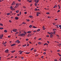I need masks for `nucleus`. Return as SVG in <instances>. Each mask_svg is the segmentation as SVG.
Masks as SVG:
<instances>
[{
  "label": "nucleus",
  "instance_id": "nucleus-1",
  "mask_svg": "<svg viewBox=\"0 0 61 61\" xmlns=\"http://www.w3.org/2000/svg\"><path fill=\"white\" fill-rule=\"evenodd\" d=\"M15 3L14 2V1H13V3L11 4V5H15Z\"/></svg>",
  "mask_w": 61,
  "mask_h": 61
},
{
  "label": "nucleus",
  "instance_id": "nucleus-2",
  "mask_svg": "<svg viewBox=\"0 0 61 61\" xmlns=\"http://www.w3.org/2000/svg\"><path fill=\"white\" fill-rule=\"evenodd\" d=\"M20 41H19L18 40H17V41H15V43H16L17 42H18V43H20Z\"/></svg>",
  "mask_w": 61,
  "mask_h": 61
},
{
  "label": "nucleus",
  "instance_id": "nucleus-3",
  "mask_svg": "<svg viewBox=\"0 0 61 61\" xmlns=\"http://www.w3.org/2000/svg\"><path fill=\"white\" fill-rule=\"evenodd\" d=\"M35 2L36 3H37L39 2V0H35Z\"/></svg>",
  "mask_w": 61,
  "mask_h": 61
},
{
  "label": "nucleus",
  "instance_id": "nucleus-4",
  "mask_svg": "<svg viewBox=\"0 0 61 61\" xmlns=\"http://www.w3.org/2000/svg\"><path fill=\"white\" fill-rule=\"evenodd\" d=\"M15 45H16L15 44H12V45H11V46H14Z\"/></svg>",
  "mask_w": 61,
  "mask_h": 61
},
{
  "label": "nucleus",
  "instance_id": "nucleus-5",
  "mask_svg": "<svg viewBox=\"0 0 61 61\" xmlns=\"http://www.w3.org/2000/svg\"><path fill=\"white\" fill-rule=\"evenodd\" d=\"M9 51V50L8 49H7L5 50V52L7 53L8 52V51Z\"/></svg>",
  "mask_w": 61,
  "mask_h": 61
},
{
  "label": "nucleus",
  "instance_id": "nucleus-6",
  "mask_svg": "<svg viewBox=\"0 0 61 61\" xmlns=\"http://www.w3.org/2000/svg\"><path fill=\"white\" fill-rule=\"evenodd\" d=\"M15 19L16 20H18L19 19V18L17 17H15Z\"/></svg>",
  "mask_w": 61,
  "mask_h": 61
},
{
  "label": "nucleus",
  "instance_id": "nucleus-7",
  "mask_svg": "<svg viewBox=\"0 0 61 61\" xmlns=\"http://www.w3.org/2000/svg\"><path fill=\"white\" fill-rule=\"evenodd\" d=\"M57 7V6L56 5H55L54 6V7H53V8H55Z\"/></svg>",
  "mask_w": 61,
  "mask_h": 61
},
{
  "label": "nucleus",
  "instance_id": "nucleus-8",
  "mask_svg": "<svg viewBox=\"0 0 61 61\" xmlns=\"http://www.w3.org/2000/svg\"><path fill=\"white\" fill-rule=\"evenodd\" d=\"M27 33H31V32L30 31H29L27 32Z\"/></svg>",
  "mask_w": 61,
  "mask_h": 61
},
{
  "label": "nucleus",
  "instance_id": "nucleus-9",
  "mask_svg": "<svg viewBox=\"0 0 61 61\" xmlns=\"http://www.w3.org/2000/svg\"><path fill=\"white\" fill-rule=\"evenodd\" d=\"M15 51H11V52L12 53H14V52Z\"/></svg>",
  "mask_w": 61,
  "mask_h": 61
},
{
  "label": "nucleus",
  "instance_id": "nucleus-10",
  "mask_svg": "<svg viewBox=\"0 0 61 61\" xmlns=\"http://www.w3.org/2000/svg\"><path fill=\"white\" fill-rule=\"evenodd\" d=\"M37 27H36L34 26H33V27H32V28H36Z\"/></svg>",
  "mask_w": 61,
  "mask_h": 61
},
{
  "label": "nucleus",
  "instance_id": "nucleus-11",
  "mask_svg": "<svg viewBox=\"0 0 61 61\" xmlns=\"http://www.w3.org/2000/svg\"><path fill=\"white\" fill-rule=\"evenodd\" d=\"M26 46V44H25L22 46L23 47H25Z\"/></svg>",
  "mask_w": 61,
  "mask_h": 61
},
{
  "label": "nucleus",
  "instance_id": "nucleus-12",
  "mask_svg": "<svg viewBox=\"0 0 61 61\" xmlns=\"http://www.w3.org/2000/svg\"><path fill=\"white\" fill-rule=\"evenodd\" d=\"M0 37H4V36H3V35H0Z\"/></svg>",
  "mask_w": 61,
  "mask_h": 61
},
{
  "label": "nucleus",
  "instance_id": "nucleus-13",
  "mask_svg": "<svg viewBox=\"0 0 61 61\" xmlns=\"http://www.w3.org/2000/svg\"><path fill=\"white\" fill-rule=\"evenodd\" d=\"M4 32L5 33L7 32V30H4Z\"/></svg>",
  "mask_w": 61,
  "mask_h": 61
},
{
  "label": "nucleus",
  "instance_id": "nucleus-14",
  "mask_svg": "<svg viewBox=\"0 0 61 61\" xmlns=\"http://www.w3.org/2000/svg\"><path fill=\"white\" fill-rule=\"evenodd\" d=\"M53 36L52 35V34H50V37H52Z\"/></svg>",
  "mask_w": 61,
  "mask_h": 61
},
{
  "label": "nucleus",
  "instance_id": "nucleus-15",
  "mask_svg": "<svg viewBox=\"0 0 61 61\" xmlns=\"http://www.w3.org/2000/svg\"><path fill=\"white\" fill-rule=\"evenodd\" d=\"M32 27V25H30L29 26V27L30 28H31Z\"/></svg>",
  "mask_w": 61,
  "mask_h": 61
},
{
  "label": "nucleus",
  "instance_id": "nucleus-16",
  "mask_svg": "<svg viewBox=\"0 0 61 61\" xmlns=\"http://www.w3.org/2000/svg\"><path fill=\"white\" fill-rule=\"evenodd\" d=\"M29 17L30 18H31L32 17V16L30 15V16H29Z\"/></svg>",
  "mask_w": 61,
  "mask_h": 61
},
{
  "label": "nucleus",
  "instance_id": "nucleus-17",
  "mask_svg": "<svg viewBox=\"0 0 61 61\" xmlns=\"http://www.w3.org/2000/svg\"><path fill=\"white\" fill-rule=\"evenodd\" d=\"M11 9L12 10H15V9H14V8Z\"/></svg>",
  "mask_w": 61,
  "mask_h": 61
},
{
  "label": "nucleus",
  "instance_id": "nucleus-18",
  "mask_svg": "<svg viewBox=\"0 0 61 61\" xmlns=\"http://www.w3.org/2000/svg\"><path fill=\"white\" fill-rule=\"evenodd\" d=\"M13 32H16V30H13Z\"/></svg>",
  "mask_w": 61,
  "mask_h": 61
},
{
  "label": "nucleus",
  "instance_id": "nucleus-19",
  "mask_svg": "<svg viewBox=\"0 0 61 61\" xmlns=\"http://www.w3.org/2000/svg\"><path fill=\"white\" fill-rule=\"evenodd\" d=\"M18 6H15V8H17Z\"/></svg>",
  "mask_w": 61,
  "mask_h": 61
},
{
  "label": "nucleus",
  "instance_id": "nucleus-20",
  "mask_svg": "<svg viewBox=\"0 0 61 61\" xmlns=\"http://www.w3.org/2000/svg\"><path fill=\"white\" fill-rule=\"evenodd\" d=\"M15 12H16V13H18V12H19V10H17Z\"/></svg>",
  "mask_w": 61,
  "mask_h": 61
},
{
  "label": "nucleus",
  "instance_id": "nucleus-21",
  "mask_svg": "<svg viewBox=\"0 0 61 61\" xmlns=\"http://www.w3.org/2000/svg\"><path fill=\"white\" fill-rule=\"evenodd\" d=\"M21 34L22 35L24 36H25V34H23V33H22V34Z\"/></svg>",
  "mask_w": 61,
  "mask_h": 61
},
{
  "label": "nucleus",
  "instance_id": "nucleus-22",
  "mask_svg": "<svg viewBox=\"0 0 61 61\" xmlns=\"http://www.w3.org/2000/svg\"><path fill=\"white\" fill-rule=\"evenodd\" d=\"M16 5H17V6H19V4L18 3H17V4H16Z\"/></svg>",
  "mask_w": 61,
  "mask_h": 61
},
{
  "label": "nucleus",
  "instance_id": "nucleus-23",
  "mask_svg": "<svg viewBox=\"0 0 61 61\" xmlns=\"http://www.w3.org/2000/svg\"><path fill=\"white\" fill-rule=\"evenodd\" d=\"M40 31V29H39L38 30H37V31Z\"/></svg>",
  "mask_w": 61,
  "mask_h": 61
},
{
  "label": "nucleus",
  "instance_id": "nucleus-24",
  "mask_svg": "<svg viewBox=\"0 0 61 61\" xmlns=\"http://www.w3.org/2000/svg\"><path fill=\"white\" fill-rule=\"evenodd\" d=\"M10 13H7V15H10Z\"/></svg>",
  "mask_w": 61,
  "mask_h": 61
},
{
  "label": "nucleus",
  "instance_id": "nucleus-25",
  "mask_svg": "<svg viewBox=\"0 0 61 61\" xmlns=\"http://www.w3.org/2000/svg\"><path fill=\"white\" fill-rule=\"evenodd\" d=\"M58 25H57V26H57V28H59L58 26Z\"/></svg>",
  "mask_w": 61,
  "mask_h": 61
},
{
  "label": "nucleus",
  "instance_id": "nucleus-26",
  "mask_svg": "<svg viewBox=\"0 0 61 61\" xmlns=\"http://www.w3.org/2000/svg\"><path fill=\"white\" fill-rule=\"evenodd\" d=\"M56 29H53V31H56Z\"/></svg>",
  "mask_w": 61,
  "mask_h": 61
},
{
  "label": "nucleus",
  "instance_id": "nucleus-27",
  "mask_svg": "<svg viewBox=\"0 0 61 61\" xmlns=\"http://www.w3.org/2000/svg\"><path fill=\"white\" fill-rule=\"evenodd\" d=\"M0 25L1 26H3V24H1L0 23Z\"/></svg>",
  "mask_w": 61,
  "mask_h": 61
},
{
  "label": "nucleus",
  "instance_id": "nucleus-28",
  "mask_svg": "<svg viewBox=\"0 0 61 61\" xmlns=\"http://www.w3.org/2000/svg\"><path fill=\"white\" fill-rule=\"evenodd\" d=\"M37 14H40V12H37Z\"/></svg>",
  "mask_w": 61,
  "mask_h": 61
},
{
  "label": "nucleus",
  "instance_id": "nucleus-29",
  "mask_svg": "<svg viewBox=\"0 0 61 61\" xmlns=\"http://www.w3.org/2000/svg\"><path fill=\"white\" fill-rule=\"evenodd\" d=\"M3 29V27H0V30H2Z\"/></svg>",
  "mask_w": 61,
  "mask_h": 61
},
{
  "label": "nucleus",
  "instance_id": "nucleus-30",
  "mask_svg": "<svg viewBox=\"0 0 61 61\" xmlns=\"http://www.w3.org/2000/svg\"><path fill=\"white\" fill-rule=\"evenodd\" d=\"M31 34H30V35L27 36V37H29L30 36H31Z\"/></svg>",
  "mask_w": 61,
  "mask_h": 61
},
{
  "label": "nucleus",
  "instance_id": "nucleus-31",
  "mask_svg": "<svg viewBox=\"0 0 61 61\" xmlns=\"http://www.w3.org/2000/svg\"><path fill=\"white\" fill-rule=\"evenodd\" d=\"M58 54L59 55V56H61V55H60L59 53H58Z\"/></svg>",
  "mask_w": 61,
  "mask_h": 61
},
{
  "label": "nucleus",
  "instance_id": "nucleus-32",
  "mask_svg": "<svg viewBox=\"0 0 61 61\" xmlns=\"http://www.w3.org/2000/svg\"><path fill=\"white\" fill-rule=\"evenodd\" d=\"M38 44H41V42H39V43H38Z\"/></svg>",
  "mask_w": 61,
  "mask_h": 61
},
{
  "label": "nucleus",
  "instance_id": "nucleus-33",
  "mask_svg": "<svg viewBox=\"0 0 61 61\" xmlns=\"http://www.w3.org/2000/svg\"><path fill=\"white\" fill-rule=\"evenodd\" d=\"M30 53V52H27L26 53V54H29Z\"/></svg>",
  "mask_w": 61,
  "mask_h": 61
},
{
  "label": "nucleus",
  "instance_id": "nucleus-34",
  "mask_svg": "<svg viewBox=\"0 0 61 61\" xmlns=\"http://www.w3.org/2000/svg\"><path fill=\"white\" fill-rule=\"evenodd\" d=\"M35 6H37V4H36V3H35Z\"/></svg>",
  "mask_w": 61,
  "mask_h": 61
},
{
  "label": "nucleus",
  "instance_id": "nucleus-35",
  "mask_svg": "<svg viewBox=\"0 0 61 61\" xmlns=\"http://www.w3.org/2000/svg\"><path fill=\"white\" fill-rule=\"evenodd\" d=\"M47 33L49 34H51V33L49 32H47Z\"/></svg>",
  "mask_w": 61,
  "mask_h": 61
},
{
  "label": "nucleus",
  "instance_id": "nucleus-36",
  "mask_svg": "<svg viewBox=\"0 0 61 61\" xmlns=\"http://www.w3.org/2000/svg\"><path fill=\"white\" fill-rule=\"evenodd\" d=\"M48 45V44L47 43H46V44H44V46L45 45Z\"/></svg>",
  "mask_w": 61,
  "mask_h": 61
},
{
  "label": "nucleus",
  "instance_id": "nucleus-37",
  "mask_svg": "<svg viewBox=\"0 0 61 61\" xmlns=\"http://www.w3.org/2000/svg\"><path fill=\"white\" fill-rule=\"evenodd\" d=\"M59 61H61V57H60L59 59Z\"/></svg>",
  "mask_w": 61,
  "mask_h": 61
},
{
  "label": "nucleus",
  "instance_id": "nucleus-38",
  "mask_svg": "<svg viewBox=\"0 0 61 61\" xmlns=\"http://www.w3.org/2000/svg\"><path fill=\"white\" fill-rule=\"evenodd\" d=\"M22 24H25V23L24 22H23V23H22Z\"/></svg>",
  "mask_w": 61,
  "mask_h": 61
},
{
  "label": "nucleus",
  "instance_id": "nucleus-39",
  "mask_svg": "<svg viewBox=\"0 0 61 61\" xmlns=\"http://www.w3.org/2000/svg\"><path fill=\"white\" fill-rule=\"evenodd\" d=\"M34 49V48H32V49H31L30 50V51H32V50H33Z\"/></svg>",
  "mask_w": 61,
  "mask_h": 61
},
{
  "label": "nucleus",
  "instance_id": "nucleus-40",
  "mask_svg": "<svg viewBox=\"0 0 61 61\" xmlns=\"http://www.w3.org/2000/svg\"><path fill=\"white\" fill-rule=\"evenodd\" d=\"M43 56H42L41 57V58H42V59H43Z\"/></svg>",
  "mask_w": 61,
  "mask_h": 61
},
{
  "label": "nucleus",
  "instance_id": "nucleus-41",
  "mask_svg": "<svg viewBox=\"0 0 61 61\" xmlns=\"http://www.w3.org/2000/svg\"><path fill=\"white\" fill-rule=\"evenodd\" d=\"M24 34H26L27 33L26 32H25V31H24Z\"/></svg>",
  "mask_w": 61,
  "mask_h": 61
},
{
  "label": "nucleus",
  "instance_id": "nucleus-42",
  "mask_svg": "<svg viewBox=\"0 0 61 61\" xmlns=\"http://www.w3.org/2000/svg\"><path fill=\"white\" fill-rule=\"evenodd\" d=\"M50 14V13L49 12H47V13H46V14H47V15H48Z\"/></svg>",
  "mask_w": 61,
  "mask_h": 61
},
{
  "label": "nucleus",
  "instance_id": "nucleus-43",
  "mask_svg": "<svg viewBox=\"0 0 61 61\" xmlns=\"http://www.w3.org/2000/svg\"><path fill=\"white\" fill-rule=\"evenodd\" d=\"M43 28V30H45V29H46V28Z\"/></svg>",
  "mask_w": 61,
  "mask_h": 61
},
{
  "label": "nucleus",
  "instance_id": "nucleus-44",
  "mask_svg": "<svg viewBox=\"0 0 61 61\" xmlns=\"http://www.w3.org/2000/svg\"><path fill=\"white\" fill-rule=\"evenodd\" d=\"M26 40V41H28V39H26V40Z\"/></svg>",
  "mask_w": 61,
  "mask_h": 61
},
{
  "label": "nucleus",
  "instance_id": "nucleus-45",
  "mask_svg": "<svg viewBox=\"0 0 61 61\" xmlns=\"http://www.w3.org/2000/svg\"><path fill=\"white\" fill-rule=\"evenodd\" d=\"M24 36L23 35H22V34H21V36Z\"/></svg>",
  "mask_w": 61,
  "mask_h": 61
},
{
  "label": "nucleus",
  "instance_id": "nucleus-46",
  "mask_svg": "<svg viewBox=\"0 0 61 61\" xmlns=\"http://www.w3.org/2000/svg\"><path fill=\"white\" fill-rule=\"evenodd\" d=\"M60 10H58V11H57V12H60Z\"/></svg>",
  "mask_w": 61,
  "mask_h": 61
},
{
  "label": "nucleus",
  "instance_id": "nucleus-47",
  "mask_svg": "<svg viewBox=\"0 0 61 61\" xmlns=\"http://www.w3.org/2000/svg\"><path fill=\"white\" fill-rule=\"evenodd\" d=\"M10 9H11L13 8V7H12V6H11V7H10Z\"/></svg>",
  "mask_w": 61,
  "mask_h": 61
},
{
  "label": "nucleus",
  "instance_id": "nucleus-48",
  "mask_svg": "<svg viewBox=\"0 0 61 61\" xmlns=\"http://www.w3.org/2000/svg\"><path fill=\"white\" fill-rule=\"evenodd\" d=\"M29 21H30V20H27V21L28 22H29Z\"/></svg>",
  "mask_w": 61,
  "mask_h": 61
},
{
  "label": "nucleus",
  "instance_id": "nucleus-49",
  "mask_svg": "<svg viewBox=\"0 0 61 61\" xmlns=\"http://www.w3.org/2000/svg\"><path fill=\"white\" fill-rule=\"evenodd\" d=\"M46 53H45V52L43 53V54H44V55H46Z\"/></svg>",
  "mask_w": 61,
  "mask_h": 61
},
{
  "label": "nucleus",
  "instance_id": "nucleus-50",
  "mask_svg": "<svg viewBox=\"0 0 61 61\" xmlns=\"http://www.w3.org/2000/svg\"><path fill=\"white\" fill-rule=\"evenodd\" d=\"M23 8H26V7L25 6H23Z\"/></svg>",
  "mask_w": 61,
  "mask_h": 61
},
{
  "label": "nucleus",
  "instance_id": "nucleus-51",
  "mask_svg": "<svg viewBox=\"0 0 61 61\" xmlns=\"http://www.w3.org/2000/svg\"><path fill=\"white\" fill-rule=\"evenodd\" d=\"M46 36H47V37H49V36L48 35H47Z\"/></svg>",
  "mask_w": 61,
  "mask_h": 61
},
{
  "label": "nucleus",
  "instance_id": "nucleus-52",
  "mask_svg": "<svg viewBox=\"0 0 61 61\" xmlns=\"http://www.w3.org/2000/svg\"><path fill=\"white\" fill-rule=\"evenodd\" d=\"M9 22H10V23H11V21L10 20H9Z\"/></svg>",
  "mask_w": 61,
  "mask_h": 61
},
{
  "label": "nucleus",
  "instance_id": "nucleus-53",
  "mask_svg": "<svg viewBox=\"0 0 61 61\" xmlns=\"http://www.w3.org/2000/svg\"><path fill=\"white\" fill-rule=\"evenodd\" d=\"M29 46V44H27V46Z\"/></svg>",
  "mask_w": 61,
  "mask_h": 61
},
{
  "label": "nucleus",
  "instance_id": "nucleus-54",
  "mask_svg": "<svg viewBox=\"0 0 61 61\" xmlns=\"http://www.w3.org/2000/svg\"><path fill=\"white\" fill-rule=\"evenodd\" d=\"M24 14H27V12H24Z\"/></svg>",
  "mask_w": 61,
  "mask_h": 61
},
{
  "label": "nucleus",
  "instance_id": "nucleus-55",
  "mask_svg": "<svg viewBox=\"0 0 61 61\" xmlns=\"http://www.w3.org/2000/svg\"><path fill=\"white\" fill-rule=\"evenodd\" d=\"M34 52H36V50H34Z\"/></svg>",
  "mask_w": 61,
  "mask_h": 61
},
{
  "label": "nucleus",
  "instance_id": "nucleus-56",
  "mask_svg": "<svg viewBox=\"0 0 61 61\" xmlns=\"http://www.w3.org/2000/svg\"><path fill=\"white\" fill-rule=\"evenodd\" d=\"M56 25L55 23H53V25Z\"/></svg>",
  "mask_w": 61,
  "mask_h": 61
},
{
  "label": "nucleus",
  "instance_id": "nucleus-57",
  "mask_svg": "<svg viewBox=\"0 0 61 61\" xmlns=\"http://www.w3.org/2000/svg\"><path fill=\"white\" fill-rule=\"evenodd\" d=\"M41 38H39V40H41Z\"/></svg>",
  "mask_w": 61,
  "mask_h": 61
},
{
  "label": "nucleus",
  "instance_id": "nucleus-58",
  "mask_svg": "<svg viewBox=\"0 0 61 61\" xmlns=\"http://www.w3.org/2000/svg\"><path fill=\"white\" fill-rule=\"evenodd\" d=\"M37 8H36L35 9V10L37 11Z\"/></svg>",
  "mask_w": 61,
  "mask_h": 61
},
{
  "label": "nucleus",
  "instance_id": "nucleus-59",
  "mask_svg": "<svg viewBox=\"0 0 61 61\" xmlns=\"http://www.w3.org/2000/svg\"><path fill=\"white\" fill-rule=\"evenodd\" d=\"M31 2H32V0H30L29 1V2H30V3Z\"/></svg>",
  "mask_w": 61,
  "mask_h": 61
},
{
  "label": "nucleus",
  "instance_id": "nucleus-60",
  "mask_svg": "<svg viewBox=\"0 0 61 61\" xmlns=\"http://www.w3.org/2000/svg\"><path fill=\"white\" fill-rule=\"evenodd\" d=\"M59 27H61V25H59Z\"/></svg>",
  "mask_w": 61,
  "mask_h": 61
},
{
  "label": "nucleus",
  "instance_id": "nucleus-61",
  "mask_svg": "<svg viewBox=\"0 0 61 61\" xmlns=\"http://www.w3.org/2000/svg\"><path fill=\"white\" fill-rule=\"evenodd\" d=\"M21 33V31H20V32H19V34H20Z\"/></svg>",
  "mask_w": 61,
  "mask_h": 61
},
{
  "label": "nucleus",
  "instance_id": "nucleus-62",
  "mask_svg": "<svg viewBox=\"0 0 61 61\" xmlns=\"http://www.w3.org/2000/svg\"><path fill=\"white\" fill-rule=\"evenodd\" d=\"M50 33H51V34H53V33L52 32H51Z\"/></svg>",
  "mask_w": 61,
  "mask_h": 61
},
{
  "label": "nucleus",
  "instance_id": "nucleus-63",
  "mask_svg": "<svg viewBox=\"0 0 61 61\" xmlns=\"http://www.w3.org/2000/svg\"><path fill=\"white\" fill-rule=\"evenodd\" d=\"M2 37H0V39H2Z\"/></svg>",
  "mask_w": 61,
  "mask_h": 61
},
{
  "label": "nucleus",
  "instance_id": "nucleus-64",
  "mask_svg": "<svg viewBox=\"0 0 61 61\" xmlns=\"http://www.w3.org/2000/svg\"><path fill=\"white\" fill-rule=\"evenodd\" d=\"M47 43H48V44H49V42L48 41H47Z\"/></svg>",
  "mask_w": 61,
  "mask_h": 61
}]
</instances>
